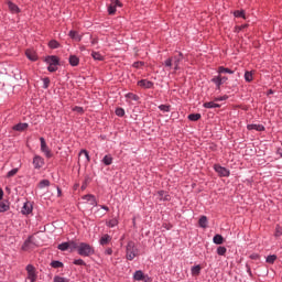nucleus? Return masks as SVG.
Masks as SVG:
<instances>
[{"label": "nucleus", "mask_w": 282, "mask_h": 282, "mask_svg": "<svg viewBox=\"0 0 282 282\" xmlns=\"http://www.w3.org/2000/svg\"><path fill=\"white\" fill-rule=\"evenodd\" d=\"M68 36H70L73 41H80V35H78V32L76 31H69Z\"/></svg>", "instance_id": "7c9ffc66"}, {"label": "nucleus", "mask_w": 282, "mask_h": 282, "mask_svg": "<svg viewBox=\"0 0 282 282\" xmlns=\"http://www.w3.org/2000/svg\"><path fill=\"white\" fill-rule=\"evenodd\" d=\"M203 107H205V109H219V107H221V106L214 101H207L203 105Z\"/></svg>", "instance_id": "a211bd4d"}, {"label": "nucleus", "mask_w": 282, "mask_h": 282, "mask_svg": "<svg viewBox=\"0 0 282 282\" xmlns=\"http://www.w3.org/2000/svg\"><path fill=\"white\" fill-rule=\"evenodd\" d=\"M234 15L237 18V19H246V11L241 10H237L234 12Z\"/></svg>", "instance_id": "2f4dec72"}, {"label": "nucleus", "mask_w": 282, "mask_h": 282, "mask_svg": "<svg viewBox=\"0 0 282 282\" xmlns=\"http://www.w3.org/2000/svg\"><path fill=\"white\" fill-rule=\"evenodd\" d=\"M26 272L29 281L36 282V270L34 269V265L28 264Z\"/></svg>", "instance_id": "423d86ee"}, {"label": "nucleus", "mask_w": 282, "mask_h": 282, "mask_svg": "<svg viewBox=\"0 0 282 282\" xmlns=\"http://www.w3.org/2000/svg\"><path fill=\"white\" fill-rule=\"evenodd\" d=\"M144 65V62H134L133 63V67H135L137 69H140V67H142Z\"/></svg>", "instance_id": "6e6d98bb"}, {"label": "nucleus", "mask_w": 282, "mask_h": 282, "mask_svg": "<svg viewBox=\"0 0 282 282\" xmlns=\"http://www.w3.org/2000/svg\"><path fill=\"white\" fill-rule=\"evenodd\" d=\"M200 272H202V267L200 265H195V267L192 268L193 276H199Z\"/></svg>", "instance_id": "c756f323"}, {"label": "nucleus", "mask_w": 282, "mask_h": 282, "mask_svg": "<svg viewBox=\"0 0 282 282\" xmlns=\"http://www.w3.org/2000/svg\"><path fill=\"white\" fill-rule=\"evenodd\" d=\"M41 142V151L44 153L46 158H52V151H50V148L47 147V143L45 142V138H40Z\"/></svg>", "instance_id": "39448f33"}, {"label": "nucleus", "mask_w": 282, "mask_h": 282, "mask_svg": "<svg viewBox=\"0 0 282 282\" xmlns=\"http://www.w3.org/2000/svg\"><path fill=\"white\" fill-rule=\"evenodd\" d=\"M78 254H80V257H91V254H94V247H91L89 243L87 242H79V249H78Z\"/></svg>", "instance_id": "7ed1b4c3"}, {"label": "nucleus", "mask_w": 282, "mask_h": 282, "mask_svg": "<svg viewBox=\"0 0 282 282\" xmlns=\"http://www.w3.org/2000/svg\"><path fill=\"white\" fill-rule=\"evenodd\" d=\"M247 129L249 131H265V127H263V124H257V123H252V124H248Z\"/></svg>", "instance_id": "4468645a"}, {"label": "nucleus", "mask_w": 282, "mask_h": 282, "mask_svg": "<svg viewBox=\"0 0 282 282\" xmlns=\"http://www.w3.org/2000/svg\"><path fill=\"white\" fill-rule=\"evenodd\" d=\"M83 155L86 159V162H89V152H87V150H82L79 152V158H83Z\"/></svg>", "instance_id": "e433bc0d"}, {"label": "nucleus", "mask_w": 282, "mask_h": 282, "mask_svg": "<svg viewBox=\"0 0 282 282\" xmlns=\"http://www.w3.org/2000/svg\"><path fill=\"white\" fill-rule=\"evenodd\" d=\"M245 28H247V25H241L239 26V30H243Z\"/></svg>", "instance_id": "680f3d73"}, {"label": "nucleus", "mask_w": 282, "mask_h": 282, "mask_svg": "<svg viewBox=\"0 0 282 282\" xmlns=\"http://www.w3.org/2000/svg\"><path fill=\"white\" fill-rule=\"evenodd\" d=\"M25 54L29 61H36L37 58L36 52H34L33 50H26Z\"/></svg>", "instance_id": "aec40b11"}, {"label": "nucleus", "mask_w": 282, "mask_h": 282, "mask_svg": "<svg viewBox=\"0 0 282 282\" xmlns=\"http://www.w3.org/2000/svg\"><path fill=\"white\" fill-rule=\"evenodd\" d=\"M226 80H228V77H221L220 75H218L212 79V83L216 84L217 89H221V85H224Z\"/></svg>", "instance_id": "9d476101"}, {"label": "nucleus", "mask_w": 282, "mask_h": 282, "mask_svg": "<svg viewBox=\"0 0 282 282\" xmlns=\"http://www.w3.org/2000/svg\"><path fill=\"white\" fill-rule=\"evenodd\" d=\"M159 109L161 111L169 112V111H171V106L161 105V106H159Z\"/></svg>", "instance_id": "c03bdc74"}, {"label": "nucleus", "mask_w": 282, "mask_h": 282, "mask_svg": "<svg viewBox=\"0 0 282 282\" xmlns=\"http://www.w3.org/2000/svg\"><path fill=\"white\" fill-rule=\"evenodd\" d=\"M198 224H199L200 228H207L208 218H206V216H202L198 220Z\"/></svg>", "instance_id": "393cba45"}, {"label": "nucleus", "mask_w": 282, "mask_h": 282, "mask_svg": "<svg viewBox=\"0 0 282 282\" xmlns=\"http://www.w3.org/2000/svg\"><path fill=\"white\" fill-rule=\"evenodd\" d=\"M116 8H122V2H120V0H110V4L108 6V13L116 14Z\"/></svg>", "instance_id": "20e7f679"}, {"label": "nucleus", "mask_w": 282, "mask_h": 282, "mask_svg": "<svg viewBox=\"0 0 282 282\" xmlns=\"http://www.w3.org/2000/svg\"><path fill=\"white\" fill-rule=\"evenodd\" d=\"M126 96H127V98H130V100H138V96L135 94L129 93Z\"/></svg>", "instance_id": "864d4df0"}, {"label": "nucleus", "mask_w": 282, "mask_h": 282, "mask_svg": "<svg viewBox=\"0 0 282 282\" xmlns=\"http://www.w3.org/2000/svg\"><path fill=\"white\" fill-rule=\"evenodd\" d=\"M74 264H75V265H86V263L84 262L83 259L74 260Z\"/></svg>", "instance_id": "5fc2aeb1"}, {"label": "nucleus", "mask_w": 282, "mask_h": 282, "mask_svg": "<svg viewBox=\"0 0 282 282\" xmlns=\"http://www.w3.org/2000/svg\"><path fill=\"white\" fill-rule=\"evenodd\" d=\"M51 265H52V268H63V262H61V261H52Z\"/></svg>", "instance_id": "a18cd8bd"}, {"label": "nucleus", "mask_w": 282, "mask_h": 282, "mask_svg": "<svg viewBox=\"0 0 282 282\" xmlns=\"http://www.w3.org/2000/svg\"><path fill=\"white\" fill-rule=\"evenodd\" d=\"M138 254H140V251L138 250V247H135V242L129 241L126 247V259H128V261H133Z\"/></svg>", "instance_id": "f03ea898"}, {"label": "nucleus", "mask_w": 282, "mask_h": 282, "mask_svg": "<svg viewBox=\"0 0 282 282\" xmlns=\"http://www.w3.org/2000/svg\"><path fill=\"white\" fill-rule=\"evenodd\" d=\"M216 173H218V175H220V177H228L230 175V171H228V169L221 166V165H215L214 166Z\"/></svg>", "instance_id": "0eeeda50"}, {"label": "nucleus", "mask_w": 282, "mask_h": 282, "mask_svg": "<svg viewBox=\"0 0 282 282\" xmlns=\"http://www.w3.org/2000/svg\"><path fill=\"white\" fill-rule=\"evenodd\" d=\"M28 123H18L13 127V131H25Z\"/></svg>", "instance_id": "b1692460"}, {"label": "nucleus", "mask_w": 282, "mask_h": 282, "mask_svg": "<svg viewBox=\"0 0 282 282\" xmlns=\"http://www.w3.org/2000/svg\"><path fill=\"white\" fill-rule=\"evenodd\" d=\"M91 56L95 61H104V56L96 51L91 53Z\"/></svg>", "instance_id": "72a5a7b5"}, {"label": "nucleus", "mask_w": 282, "mask_h": 282, "mask_svg": "<svg viewBox=\"0 0 282 282\" xmlns=\"http://www.w3.org/2000/svg\"><path fill=\"white\" fill-rule=\"evenodd\" d=\"M268 94H274V91L272 89H270Z\"/></svg>", "instance_id": "e2e57ef3"}, {"label": "nucleus", "mask_w": 282, "mask_h": 282, "mask_svg": "<svg viewBox=\"0 0 282 282\" xmlns=\"http://www.w3.org/2000/svg\"><path fill=\"white\" fill-rule=\"evenodd\" d=\"M80 243L76 241H68V249L69 250H79Z\"/></svg>", "instance_id": "bb28decb"}, {"label": "nucleus", "mask_w": 282, "mask_h": 282, "mask_svg": "<svg viewBox=\"0 0 282 282\" xmlns=\"http://www.w3.org/2000/svg\"><path fill=\"white\" fill-rule=\"evenodd\" d=\"M101 208H102L104 210L109 212V208H108L107 206H105V205H102Z\"/></svg>", "instance_id": "052dcab7"}, {"label": "nucleus", "mask_w": 282, "mask_h": 282, "mask_svg": "<svg viewBox=\"0 0 282 282\" xmlns=\"http://www.w3.org/2000/svg\"><path fill=\"white\" fill-rule=\"evenodd\" d=\"M116 116H119V118H122V116H124V109L117 108L116 109Z\"/></svg>", "instance_id": "de8ad7c7"}, {"label": "nucleus", "mask_w": 282, "mask_h": 282, "mask_svg": "<svg viewBox=\"0 0 282 282\" xmlns=\"http://www.w3.org/2000/svg\"><path fill=\"white\" fill-rule=\"evenodd\" d=\"M276 261V256L272 254V256H268L267 257V263H274Z\"/></svg>", "instance_id": "79ce46f5"}, {"label": "nucleus", "mask_w": 282, "mask_h": 282, "mask_svg": "<svg viewBox=\"0 0 282 282\" xmlns=\"http://www.w3.org/2000/svg\"><path fill=\"white\" fill-rule=\"evenodd\" d=\"M3 199V189L0 188V200Z\"/></svg>", "instance_id": "bf43d9fd"}, {"label": "nucleus", "mask_w": 282, "mask_h": 282, "mask_svg": "<svg viewBox=\"0 0 282 282\" xmlns=\"http://www.w3.org/2000/svg\"><path fill=\"white\" fill-rule=\"evenodd\" d=\"M45 62L47 63V65H58V57L48 56L46 57Z\"/></svg>", "instance_id": "412c9836"}, {"label": "nucleus", "mask_w": 282, "mask_h": 282, "mask_svg": "<svg viewBox=\"0 0 282 282\" xmlns=\"http://www.w3.org/2000/svg\"><path fill=\"white\" fill-rule=\"evenodd\" d=\"M33 166L34 169H43L45 166V160L42 156L35 155L33 158Z\"/></svg>", "instance_id": "6e6552de"}, {"label": "nucleus", "mask_w": 282, "mask_h": 282, "mask_svg": "<svg viewBox=\"0 0 282 282\" xmlns=\"http://www.w3.org/2000/svg\"><path fill=\"white\" fill-rule=\"evenodd\" d=\"M50 186V182L47 180H43L40 182V188H45Z\"/></svg>", "instance_id": "09e8293b"}, {"label": "nucleus", "mask_w": 282, "mask_h": 282, "mask_svg": "<svg viewBox=\"0 0 282 282\" xmlns=\"http://www.w3.org/2000/svg\"><path fill=\"white\" fill-rule=\"evenodd\" d=\"M57 66L58 65H56V64H48L47 69H48V72H56L58 69Z\"/></svg>", "instance_id": "49530a36"}, {"label": "nucleus", "mask_w": 282, "mask_h": 282, "mask_svg": "<svg viewBox=\"0 0 282 282\" xmlns=\"http://www.w3.org/2000/svg\"><path fill=\"white\" fill-rule=\"evenodd\" d=\"M184 61V54L178 53L177 55H173L164 61L163 65L166 69H174V72H180V64Z\"/></svg>", "instance_id": "f257e3e1"}, {"label": "nucleus", "mask_w": 282, "mask_h": 282, "mask_svg": "<svg viewBox=\"0 0 282 282\" xmlns=\"http://www.w3.org/2000/svg\"><path fill=\"white\" fill-rule=\"evenodd\" d=\"M133 279H134V281H143V282H149L150 281L149 275L144 274V272H142L140 270L134 272Z\"/></svg>", "instance_id": "1a4fd4ad"}, {"label": "nucleus", "mask_w": 282, "mask_h": 282, "mask_svg": "<svg viewBox=\"0 0 282 282\" xmlns=\"http://www.w3.org/2000/svg\"><path fill=\"white\" fill-rule=\"evenodd\" d=\"M83 199H85L86 202H89L90 206H96L97 205L95 195H91V194L85 195L83 197Z\"/></svg>", "instance_id": "f3484780"}, {"label": "nucleus", "mask_w": 282, "mask_h": 282, "mask_svg": "<svg viewBox=\"0 0 282 282\" xmlns=\"http://www.w3.org/2000/svg\"><path fill=\"white\" fill-rule=\"evenodd\" d=\"M275 237H282V228H281V226H276V228H275Z\"/></svg>", "instance_id": "603ef678"}, {"label": "nucleus", "mask_w": 282, "mask_h": 282, "mask_svg": "<svg viewBox=\"0 0 282 282\" xmlns=\"http://www.w3.org/2000/svg\"><path fill=\"white\" fill-rule=\"evenodd\" d=\"M227 249L226 247H218L217 248V254H219L220 257H224V254H226Z\"/></svg>", "instance_id": "a19ab883"}, {"label": "nucleus", "mask_w": 282, "mask_h": 282, "mask_svg": "<svg viewBox=\"0 0 282 282\" xmlns=\"http://www.w3.org/2000/svg\"><path fill=\"white\" fill-rule=\"evenodd\" d=\"M8 210H10V205L0 203V213H8Z\"/></svg>", "instance_id": "473e14b6"}, {"label": "nucleus", "mask_w": 282, "mask_h": 282, "mask_svg": "<svg viewBox=\"0 0 282 282\" xmlns=\"http://www.w3.org/2000/svg\"><path fill=\"white\" fill-rule=\"evenodd\" d=\"M8 8L10 12H12V14H19V12H21V9H19V7L14 4L12 1L8 2Z\"/></svg>", "instance_id": "dca6fc26"}, {"label": "nucleus", "mask_w": 282, "mask_h": 282, "mask_svg": "<svg viewBox=\"0 0 282 282\" xmlns=\"http://www.w3.org/2000/svg\"><path fill=\"white\" fill-rule=\"evenodd\" d=\"M156 197L160 202H170L171 200V195L164 191H159L156 193Z\"/></svg>", "instance_id": "9b49d317"}, {"label": "nucleus", "mask_w": 282, "mask_h": 282, "mask_svg": "<svg viewBox=\"0 0 282 282\" xmlns=\"http://www.w3.org/2000/svg\"><path fill=\"white\" fill-rule=\"evenodd\" d=\"M228 97L224 96V97H219V98H216L215 100L216 101H221V100H226Z\"/></svg>", "instance_id": "13d9d810"}, {"label": "nucleus", "mask_w": 282, "mask_h": 282, "mask_svg": "<svg viewBox=\"0 0 282 282\" xmlns=\"http://www.w3.org/2000/svg\"><path fill=\"white\" fill-rule=\"evenodd\" d=\"M214 243H216V246H221V243H224V236L223 235H216L213 238Z\"/></svg>", "instance_id": "4be33fe9"}, {"label": "nucleus", "mask_w": 282, "mask_h": 282, "mask_svg": "<svg viewBox=\"0 0 282 282\" xmlns=\"http://www.w3.org/2000/svg\"><path fill=\"white\" fill-rule=\"evenodd\" d=\"M54 282H69V280L67 278H62L56 275L53 280Z\"/></svg>", "instance_id": "37998d69"}, {"label": "nucleus", "mask_w": 282, "mask_h": 282, "mask_svg": "<svg viewBox=\"0 0 282 282\" xmlns=\"http://www.w3.org/2000/svg\"><path fill=\"white\" fill-rule=\"evenodd\" d=\"M58 250H62V252H65V250H69V245L68 242H63L61 245H58Z\"/></svg>", "instance_id": "f704fd0d"}, {"label": "nucleus", "mask_w": 282, "mask_h": 282, "mask_svg": "<svg viewBox=\"0 0 282 282\" xmlns=\"http://www.w3.org/2000/svg\"><path fill=\"white\" fill-rule=\"evenodd\" d=\"M43 87L44 89H47V87H50V77H45L43 79Z\"/></svg>", "instance_id": "3c124183"}, {"label": "nucleus", "mask_w": 282, "mask_h": 282, "mask_svg": "<svg viewBox=\"0 0 282 282\" xmlns=\"http://www.w3.org/2000/svg\"><path fill=\"white\" fill-rule=\"evenodd\" d=\"M48 47H51V50H57V47H61V44L58 43V41L52 40L48 42Z\"/></svg>", "instance_id": "cd10ccee"}, {"label": "nucleus", "mask_w": 282, "mask_h": 282, "mask_svg": "<svg viewBox=\"0 0 282 282\" xmlns=\"http://www.w3.org/2000/svg\"><path fill=\"white\" fill-rule=\"evenodd\" d=\"M107 226L109 228H116V226H118V219L113 218L110 221L107 223Z\"/></svg>", "instance_id": "58836bf2"}, {"label": "nucleus", "mask_w": 282, "mask_h": 282, "mask_svg": "<svg viewBox=\"0 0 282 282\" xmlns=\"http://www.w3.org/2000/svg\"><path fill=\"white\" fill-rule=\"evenodd\" d=\"M102 163L105 164V166H111V164H113V158L111 156V154L105 155L102 159Z\"/></svg>", "instance_id": "6ab92c4d"}, {"label": "nucleus", "mask_w": 282, "mask_h": 282, "mask_svg": "<svg viewBox=\"0 0 282 282\" xmlns=\"http://www.w3.org/2000/svg\"><path fill=\"white\" fill-rule=\"evenodd\" d=\"M17 173H19V169H18V167H15V169L9 171V172L7 173V177H8V178L14 177V175H17Z\"/></svg>", "instance_id": "4c0bfd02"}, {"label": "nucleus", "mask_w": 282, "mask_h": 282, "mask_svg": "<svg viewBox=\"0 0 282 282\" xmlns=\"http://www.w3.org/2000/svg\"><path fill=\"white\" fill-rule=\"evenodd\" d=\"M73 111H76V113H85V109L83 107L75 106L73 108Z\"/></svg>", "instance_id": "8fccbe9b"}, {"label": "nucleus", "mask_w": 282, "mask_h": 282, "mask_svg": "<svg viewBox=\"0 0 282 282\" xmlns=\"http://www.w3.org/2000/svg\"><path fill=\"white\" fill-rule=\"evenodd\" d=\"M202 118L200 113H191L188 115V120H192V122H197Z\"/></svg>", "instance_id": "c85d7f7f"}, {"label": "nucleus", "mask_w": 282, "mask_h": 282, "mask_svg": "<svg viewBox=\"0 0 282 282\" xmlns=\"http://www.w3.org/2000/svg\"><path fill=\"white\" fill-rule=\"evenodd\" d=\"M139 87H142L143 89H151L153 87V82L148 79H141L138 82Z\"/></svg>", "instance_id": "f8f14e48"}, {"label": "nucleus", "mask_w": 282, "mask_h": 282, "mask_svg": "<svg viewBox=\"0 0 282 282\" xmlns=\"http://www.w3.org/2000/svg\"><path fill=\"white\" fill-rule=\"evenodd\" d=\"M69 63L73 67H76L78 63H80V59L76 55H70L69 56Z\"/></svg>", "instance_id": "5701e85b"}, {"label": "nucleus", "mask_w": 282, "mask_h": 282, "mask_svg": "<svg viewBox=\"0 0 282 282\" xmlns=\"http://www.w3.org/2000/svg\"><path fill=\"white\" fill-rule=\"evenodd\" d=\"M31 243H32V237L25 240L24 245L22 246V250H29Z\"/></svg>", "instance_id": "ea45409f"}, {"label": "nucleus", "mask_w": 282, "mask_h": 282, "mask_svg": "<svg viewBox=\"0 0 282 282\" xmlns=\"http://www.w3.org/2000/svg\"><path fill=\"white\" fill-rule=\"evenodd\" d=\"M32 210H33V206L30 202H26L24 203L22 209H21V213L22 215H30L32 214Z\"/></svg>", "instance_id": "ddd939ff"}, {"label": "nucleus", "mask_w": 282, "mask_h": 282, "mask_svg": "<svg viewBox=\"0 0 282 282\" xmlns=\"http://www.w3.org/2000/svg\"><path fill=\"white\" fill-rule=\"evenodd\" d=\"M252 72H246L245 73V80L247 82V83H252Z\"/></svg>", "instance_id": "c9c22d12"}, {"label": "nucleus", "mask_w": 282, "mask_h": 282, "mask_svg": "<svg viewBox=\"0 0 282 282\" xmlns=\"http://www.w3.org/2000/svg\"><path fill=\"white\" fill-rule=\"evenodd\" d=\"M218 74H235V70L220 66L218 67Z\"/></svg>", "instance_id": "a878e982"}, {"label": "nucleus", "mask_w": 282, "mask_h": 282, "mask_svg": "<svg viewBox=\"0 0 282 282\" xmlns=\"http://www.w3.org/2000/svg\"><path fill=\"white\" fill-rule=\"evenodd\" d=\"M99 243L100 246H109V243H111V236H109V234L102 235Z\"/></svg>", "instance_id": "2eb2a0df"}, {"label": "nucleus", "mask_w": 282, "mask_h": 282, "mask_svg": "<svg viewBox=\"0 0 282 282\" xmlns=\"http://www.w3.org/2000/svg\"><path fill=\"white\" fill-rule=\"evenodd\" d=\"M106 254H113V250L111 248L106 249Z\"/></svg>", "instance_id": "4d7b16f0"}]
</instances>
